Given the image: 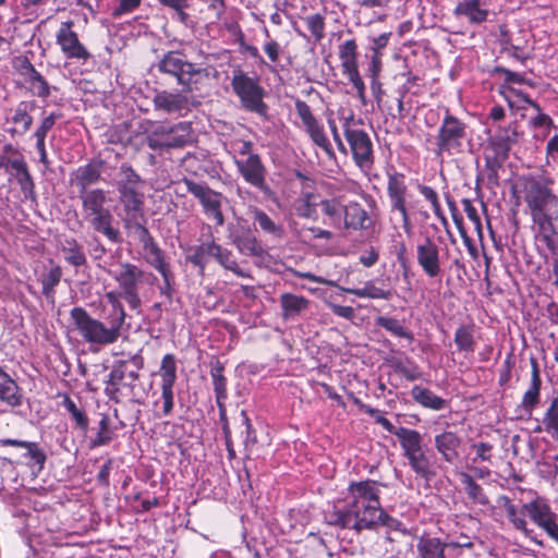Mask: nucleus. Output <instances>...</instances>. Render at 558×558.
Masks as SVG:
<instances>
[{
	"label": "nucleus",
	"mask_w": 558,
	"mask_h": 558,
	"mask_svg": "<svg viewBox=\"0 0 558 558\" xmlns=\"http://www.w3.org/2000/svg\"><path fill=\"white\" fill-rule=\"evenodd\" d=\"M379 494V484L376 481L351 482L345 506L327 509L324 520L330 526L350 530L356 535L363 531H374L378 526L399 531L402 522L381 508Z\"/></svg>",
	"instance_id": "nucleus-1"
},
{
	"label": "nucleus",
	"mask_w": 558,
	"mask_h": 558,
	"mask_svg": "<svg viewBox=\"0 0 558 558\" xmlns=\"http://www.w3.org/2000/svg\"><path fill=\"white\" fill-rule=\"evenodd\" d=\"M105 298L110 305V308L105 311V322L94 318L81 306H75L70 311L75 330L86 343L92 345H110L122 336L126 318V312L121 302L123 292L120 290L108 291Z\"/></svg>",
	"instance_id": "nucleus-2"
},
{
	"label": "nucleus",
	"mask_w": 558,
	"mask_h": 558,
	"mask_svg": "<svg viewBox=\"0 0 558 558\" xmlns=\"http://www.w3.org/2000/svg\"><path fill=\"white\" fill-rule=\"evenodd\" d=\"M85 221L96 233L102 234L109 242L121 244V231L114 226V216L107 206L109 199L102 189H92L78 195Z\"/></svg>",
	"instance_id": "nucleus-3"
},
{
	"label": "nucleus",
	"mask_w": 558,
	"mask_h": 558,
	"mask_svg": "<svg viewBox=\"0 0 558 558\" xmlns=\"http://www.w3.org/2000/svg\"><path fill=\"white\" fill-rule=\"evenodd\" d=\"M470 143L466 123L446 108L445 116L435 136V155L437 157L462 155Z\"/></svg>",
	"instance_id": "nucleus-4"
},
{
	"label": "nucleus",
	"mask_w": 558,
	"mask_h": 558,
	"mask_svg": "<svg viewBox=\"0 0 558 558\" xmlns=\"http://www.w3.org/2000/svg\"><path fill=\"white\" fill-rule=\"evenodd\" d=\"M145 142L151 150L160 153L183 148L194 142L192 123L158 124L147 133Z\"/></svg>",
	"instance_id": "nucleus-5"
},
{
	"label": "nucleus",
	"mask_w": 558,
	"mask_h": 558,
	"mask_svg": "<svg viewBox=\"0 0 558 558\" xmlns=\"http://www.w3.org/2000/svg\"><path fill=\"white\" fill-rule=\"evenodd\" d=\"M231 86L242 107L259 116H266L268 106L264 102L265 89L257 76L251 77L242 69L232 72Z\"/></svg>",
	"instance_id": "nucleus-6"
},
{
	"label": "nucleus",
	"mask_w": 558,
	"mask_h": 558,
	"mask_svg": "<svg viewBox=\"0 0 558 558\" xmlns=\"http://www.w3.org/2000/svg\"><path fill=\"white\" fill-rule=\"evenodd\" d=\"M387 175V196L389 199V210L391 214H399L401 217L402 229L407 234L412 233L413 225L410 214L409 190L407 177L404 173L390 168L386 171Z\"/></svg>",
	"instance_id": "nucleus-7"
},
{
	"label": "nucleus",
	"mask_w": 558,
	"mask_h": 558,
	"mask_svg": "<svg viewBox=\"0 0 558 558\" xmlns=\"http://www.w3.org/2000/svg\"><path fill=\"white\" fill-rule=\"evenodd\" d=\"M144 368V357L140 354H133L126 360H118L105 380V395L109 400L119 403L121 393V384L125 378L136 381L140 378V371Z\"/></svg>",
	"instance_id": "nucleus-8"
},
{
	"label": "nucleus",
	"mask_w": 558,
	"mask_h": 558,
	"mask_svg": "<svg viewBox=\"0 0 558 558\" xmlns=\"http://www.w3.org/2000/svg\"><path fill=\"white\" fill-rule=\"evenodd\" d=\"M107 272L118 282L120 291L123 292V300L130 308L138 312L142 306L138 289L146 272L129 262L120 263L119 269Z\"/></svg>",
	"instance_id": "nucleus-9"
},
{
	"label": "nucleus",
	"mask_w": 558,
	"mask_h": 558,
	"mask_svg": "<svg viewBox=\"0 0 558 558\" xmlns=\"http://www.w3.org/2000/svg\"><path fill=\"white\" fill-rule=\"evenodd\" d=\"M473 542H453L449 536L445 539L423 534L416 543V551L420 558H461L463 549L473 548Z\"/></svg>",
	"instance_id": "nucleus-10"
},
{
	"label": "nucleus",
	"mask_w": 558,
	"mask_h": 558,
	"mask_svg": "<svg viewBox=\"0 0 558 558\" xmlns=\"http://www.w3.org/2000/svg\"><path fill=\"white\" fill-rule=\"evenodd\" d=\"M342 128L354 163L362 171H369L375 161L373 143L369 135L366 131L355 128L352 124V118H347Z\"/></svg>",
	"instance_id": "nucleus-11"
},
{
	"label": "nucleus",
	"mask_w": 558,
	"mask_h": 558,
	"mask_svg": "<svg viewBox=\"0 0 558 558\" xmlns=\"http://www.w3.org/2000/svg\"><path fill=\"white\" fill-rule=\"evenodd\" d=\"M156 68L160 73L174 77L186 90H191L192 78L205 71L187 61L185 54L178 50L166 52L156 63Z\"/></svg>",
	"instance_id": "nucleus-12"
},
{
	"label": "nucleus",
	"mask_w": 558,
	"mask_h": 558,
	"mask_svg": "<svg viewBox=\"0 0 558 558\" xmlns=\"http://www.w3.org/2000/svg\"><path fill=\"white\" fill-rule=\"evenodd\" d=\"M182 183L186 191L198 199L205 216L215 220L216 225L221 227L225 225V216L222 213L223 195L213 190L207 183H197L192 179L184 177Z\"/></svg>",
	"instance_id": "nucleus-13"
},
{
	"label": "nucleus",
	"mask_w": 558,
	"mask_h": 558,
	"mask_svg": "<svg viewBox=\"0 0 558 558\" xmlns=\"http://www.w3.org/2000/svg\"><path fill=\"white\" fill-rule=\"evenodd\" d=\"M295 110L313 143L320 147L328 157L333 158L335 153L325 134L324 126L319 124L317 119L314 117L311 107L304 100L296 99Z\"/></svg>",
	"instance_id": "nucleus-14"
},
{
	"label": "nucleus",
	"mask_w": 558,
	"mask_h": 558,
	"mask_svg": "<svg viewBox=\"0 0 558 558\" xmlns=\"http://www.w3.org/2000/svg\"><path fill=\"white\" fill-rule=\"evenodd\" d=\"M72 21L63 22L56 35V41L66 59L86 62L92 54L80 41L78 35L72 29Z\"/></svg>",
	"instance_id": "nucleus-15"
},
{
	"label": "nucleus",
	"mask_w": 558,
	"mask_h": 558,
	"mask_svg": "<svg viewBox=\"0 0 558 558\" xmlns=\"http://www.w3.org/2000/svg\"><path fill=\"white\" fill-rule=\"evenodd\" d=\"M228 238L238 251L246 256H262L264 248L253 230L244 221L228 225Z\"/></svg>",
	"instance_id": "nucleus-16"
},
{
	"label": "nucleus",
	"mask_w": 558,
	"mask_h": 558,
	"mask_svg": "<svg viewBox=\"0 0 558 558\" xmlns=\"http://www.w3.org/2000/svg\"><path fill=\"white\" fill-rule=\"evenodd\" d=\"M239 173L252 186L258 189L264 194L271 192L266 182L267 170L262 158L257 154H250L244 160L235 161Z\"/></svg>",
	"instance_id": "nucleus-17"
},
{
	"label": "nucleus",
	"mask_w": 558,
	"mask_h": 558,
	"mask_svg": "<svg viewBox=\"0 0 558 558\" xmlns=\"http://www.w3.org/2000/svg\"><path fill=\"white\" fill-rule=\"evenodd\" d=\"M416 259L425 275L429 278H435L440 274L439 247L429 236H426L422 243L417 244Z\"/></svg>",
	"instance_id": "nucleus-18"
},
{
	"label": "nucleus",
	"mask_w": 558,
	"mask_h": 558,
	"mask_svg": "<svg viewBox=\"0 0 558 558\" xmlns=\"http://www.w3.org/2000/svg\"><path fill=\"white\" fill-rule=\"evenodd\" d=\"M463 439L456 432L444 430L434 437V446L440 459L449 464H456L460 460V448Z\"/></svg>",
	"instance_id": "nucleus-19"
},
{
	"label": "nucleus",
	"mask_w": 558,
	"mask_h": 558,
	"mask_svg": "<svg viewBox=\"0 0 558 558\" xmlns=\"http://www.w3.org/2000/svg\"><path fill=\"white\" fill-rule=\"evenodd\" d=\"M523 135L520 131V124L517 121L509 123L507 126L498 128L495 133L487 140V149H495L509 156L510 150L519 138Z\"/></svg>",
	"instance_id": "nucleus-20"
},
{
	"label": "nucleus",
	"mask_w": 558,
	"mask_h": 558,
	"mask_svg": "<svg viewBox=\"0 0 558 558\" xmlns=\"http://www.w3.org/2000/svg\"><path fill=\"white\" fill-rule=\"evenodd\" d=\"M524 199L531 213L547 210L548 206L556 203L557 196L546 185L537 180H532L525 190Z\"/></svg>",
	"instance_id": "nucleus-21"
},
{
	"label": "nucleus",
	"mask_w": 558,
	"mask_h": 558,
	"mask_svg": "<svg viewBox=\"0 0 558 558\" xmlns=\"http://www.w3.org/2000/svg\"><path fill=\"white\" fill-rule=\"evenodd\" d=\"M493 0H460L453 10L457 17H465L470 24L487 21Z\"/></svg>",
	"instance_id": "nucleus-22"
},
{
	"label": "nucleus",
	"mask_w": 558,
	"mask_h": 558,
	"mask_svg": "<svg viewBox=\"0 0 558 558\" xmlns=\"http://www.w3.org/2000/svg\"><path fill=\"white\" fill-rule=\"evenodd\" d=\"M102 165L101 159H93L72 173L71 183L78 189V195L89 192L88 187L100 181Z\"/></svg>",
	"instance_id": "nucleus-23"
},
{
	"label": "nucleus",
	"mask_w": 558,
	"mask_h": 558,
	"mask_svg": "<svg viewBox=\"0 0 558 558\" xmlns=\"http://www.w3.org/2000/svg\"><path fill=\"white\" fill-rule=\"evenodd\" d=\"M374 225L373 219L357 202H349L343 207L342 228L354 231L367 230Z\"/></svg>",
	"instance_id": "nucleus-24"
},
{
	"label": "nucleus",
	"mask_w": 558,
	"mask_h": 558,
	"mask_svg": "<svg viewBox=\"0 0 558 558\" xmlns=\"http://www.w3.org/2000/svg\"><path fill=\"white\" fill-rule=\"evenodd\" d=\"M121 206L120 217L138 216L145 214L144 189H129L118 192Z\"/></svg>",
	"instance_id": "nucleus-25"
},
{
	"label": "nucleus",
	"mask_w": 558,
	"mask_h": 558,
	"mask_svg": "<svg viewBox=\"0 0 558 558\" xmlns=\"http://www.w3.org/2000/svg\"><path fill=\"white\" fill-rule=\"evenodd\" d=\"M5 173L9 175L10 180H14L19 184L25 199H36L35 182L25 157L20 158L12 169Z\"/></svg>",
	"instance_id": "nucleus-26"
},
{
	"label": "nucleus",
	"mask_w": 558,
	"mask_h": 558,
	"mask_svg": "<svg viewBox=\"0 0 558 558\" xmlns=\"http://www.w3.org/2000/svg\"><path fill=\"white\" fill-rule=\"evenodd\" d=\"M217 243L211 240L190 246L186 251L185 260L198 268V274L204 275L206 266L211 258H215Z\"/></svg>",
	"instance_id": "nucleus-27"
},
{
	"label": "nucleus",
	"mask_w": 558,
	"mask_h": 558,
	"mask_svg": "<svg viewBox=\"0 0 558 558\" xmlns=\"http://www.w3.org/2000/svg\"><path fill=\"white\" fill-rule=\"evenodd\" d=\"M531 383L529 389L524 392L522 401H521V408L523 411L531 415L535 407L539 402V391L542 386V379L539 374V367L538 363L535 359H531Z\"/></svg>",
	"instance_id": "nucleus-28"
},
{
	"label": "nucleus",
	"mask_w": 558,
	"mask_h": 558,
	"mask_svg": "<svg viewBox=\"0 0 558 558\" xmlns=\"http://www.w3.org/2000/svg\"><path fill=\"white\" fill-rule=\"evenodd\" d=\"M0 401L9 407H20L23 392L17 383L0 366Z\"/></svg>",
	"instance_id": "nucleus-29"
},
{
	"label": "nucleus",
	"mask_w": 558,
	"mask_h": 558,
	"mask_svg": "<svg viewBox=\"0 0 558 558\" xmlns=\"http://www.w3.org/2000/svg\"><path fill=\"white\" fill-rule=\"evenodd\" d=\"M509 156L495 149H487L484 154L485 173L488 184L492 187L499 185V170L502 168Z\"/></svg>",
	"instance_id": "nucleus-30"
},
{
	"label": "nucleus",
	"mask_w": 558,
	"mask_h": 558,
	"mask_svg": "<svg viewBox=\"0 0 558 558\" xmlns=\"http://www.w3.org/2000/svg\"><path fill=\"white\" fill-rule=\"evenodd\" d=\"M412 399L423 408L440 411L447 408V400L434 393L430 389L415 385L411 389Z\"/></svg>",
	"instance_id": "nucleus-31"
},
{
	"label": "nucleus",
	"mask_w": 558,
	"mask_h": 558,
	"mask_svg": "<svg viewBox=\"0 0 558 558\" xmlns=\"http://www.w3.org/2000/svg\"><path fill=\"white\" fill-rule=\"evenodd\" d=\"M36 108L34 100H22L13 109L10 121L17 126L16 132L25 134L33 125L31 112Z\"/></svg>",
	"instance_id": "nucleus-32"
},
{
	"label": "nucleus",
	"mask_w": 558,
	"mask_h": 558,
	"mask_svg": "<svg viewBox=\"0 0 558 558\" xmlns=\"http://www.w3.org/2000/svg\"><path fill=\"white\" fill-rule=\"evenodd\" d=\"M123 229L130 236H135L142 245L147 243L154 236L145 226L146 217L144 215L120 217Z\"/></svg>",
	"instance_id": "nucleus-33"
},
{
	"label": "nucleus",
	"mask_w": 558,
	"mask_h": 558,
	"mask_svg": "<svg viewBox=\"0 0 558 558\" xmlns=\"http://www.w3.org/2000/svg\"><path fill=\"white\" fill-rule=\"evenodd\" d=\"M492 74H501L504 75V84L500 86V93L505 95V99L508 101L510 107H513V101L510 98V95H515L518 97L521 90L512 87V84H522L526 82V77L524 74L513 72L504 66H495L492 71Z\"/></svg>",
	"instance_id": "nucleus-34"
},
{
	"label": "nucleus",
	"mask_w": 558,
	"mask_h": 558,
	"mask_svg": "<svg viewBox=\"0 0 558 558\" xmlns=\"http://www.w3.org/2000/svg\"><path fill=\"white\" fill-rule=\"evenodd\" d=\"M61 252L63 253L64 260L75 267H84L87 265V257L84 252L83 245L78 243L75 238H65L61 244Z\"/></svg>",
	"instance_id": "nucleus-35"
},
{
	"label": "nucleus",
	"mask_w": 558,
	"mask_h": 558,
	"mask_svg": "<svg viewBox=\"0 0 558 558\" xmlns=\"http://www.w3.org/2000/svg\"><path fill=\"white\" fill-rule=\"evenodd\" d=\"M155 109L167 113L180 112L186 107V98L181 94H171L166 90L155 95L153 99Z\"/></svg>",
	"instance_id": "nucleus-36"
},
{
	"label": "nucleus",
	"mask_w": 558,
	"mask_h": 558,
	"mask_svg": "<svg viewBox=\"0 0 558 558\" xmlns=\"http://www.w3.org/2000/svg\"><path fill=\"white\" fill-rule=\"evenodd\" d=\"M310 301L292 293H283L280 295V306L282 308V317L284 320L292 319L307 310Z\"/></svg>",
	"instance_id": "nucleus-37"
},
{
	"label": "nucleus",
	"mask_w": 558,
	"mask_h": 558,
	"mask_svg": "<svg viewBox=\"0 0 558 558\" xmlns=\"http://www.w3.org/2000/svg\"><path fill=\"white\" fill-rule=\"evenodd\" d=\"M522 514L527 515L530 520L538 526L546 520L553 518L555 512L545 499L536 498L523 505Z\"/></svg>",
	"instance_id": "nucleus-38"
},
{
	"label": "nucleus",
	"mask_w": 558,
	"mask_h": 558,
	"mask_svg": "<svg viewBox=\"0 0 558 558\" xmlns=\"http://www.w3.org/2000/svg\"><path fill=\"white\" fill-rule=\"evenodd\" d=\"M412 471L420 477L429 481L435 476L433 464L424 449H420L405 457Z\"/></svg>",
	"instance_id": "nucleus-39"
},
{
	"label": "nucleus",
	"mask_w": 558,
	"mask_h": 558,
	"mask_svg": "<svg viewBox=\"0 0 558 558\" xmlns=\"http://www.w3.org/2000/svg\"><path fill=\"white\" fill-rule=\"evenodd\" d=\"M322 213L326 216L325 225L341 229L344 205L338 198H325L319 203Z\"/></svg>",
	"instance_id": "nucleus-40"
},
{
	"label": "nucleus",
	"mask_w": 558,
	"mask_h": 558,
	"mask_svg": "<svg viewBox=\"0 0 558 558\" xmlns=\"http://www.w3.org/2000/svg\"><path fill=\"white\" fill-rule=\"evenodd\" d=\"M145 180L137 173V171L129 163L123 162L119 168V179L117 181V191H124L129 189H145Z\"/></svg>",
	"instance_id": "nucleus-41"
},
{
	"label": "nucleus",
	"mask_w": 558,
	"mask_h": 558,
	"mask_svg": "<svg viewBox=\"0 0 558 558\" xmlns=\"http://www.w3.org/2000/svg\"><path fill=\"white\" fill-rule=\"evenodd\" d=\"M395 436L400 442L404 457L423 448V436L416 429L401 426Z\"/></svg>",
	"instance_id": "nucleus-42"
},
{
	"label": "nucleus",
	"mask_w": 558,
	"mask_h": 558,
	"mask_svg": "<svg viewBox=\"0 0 558 558\" xmlns=\"http://www.w3.org/2000/svg\"><path fill=\"white\" fill-rule=\"evenodd\" d=\"M21 448L25 449L22 457L27 460V465L37 472L43 471L47 461V454L39 444L24 440Z\"/></svg>",
	"instance_id": "nucleus-43"
},
{
	"label": "nucleus",
	"mask_w": 558,
	"mask_h": 558,
	"mask_svg": "<svg viewBox=\"0 0 558 558\" xmlns=\"http://www.w3.org/2000/svg\"><path fill=\"white\" fill-rule=\"evenodd\" d=\"M338 57L341 61V68L349 70L357 68L359 47L354 38L347 39L338 47Z\"/></svg>",
	"instance_id": "nucleus-44"
},
{
	"label": "nucleus",
	"mask_w": 558,
	"mask_h": 558,
	"mask_svg": "<svg viewBox=\"0 0 558 558\" xmlns=\"http://www.w3.org/2000/svg\"><path fill=\"white\" fill-rule=\"evenodd\" d=\"M223 372L225 365L222 362L218 359L210 361V376L213 379L216 400L228 398L227 378L225 377Z\"/></svg>",
	"instance_id": "nucleus-45"
},
{
	"label": "nucleus",
	"mask_w": 558,
	"mask_h": 558,
	"mask_svg": "<svg viewBox=\"0 0 558 558\" xmlns=\"http://www.w3.org/2000/svg\"><path fill=\"white\" fill-rule=\"evenodd\" d=\"M174 386H167L160 384L161 393L159 399L154 401V407L157 409V417H168L172 415L174 409Z\"/></svg>",
	"instance_id": "nucleus-46"
},
{
	"label": "nucleus",
	"mask_w": 558,
	"mask_h": 558,
	"mask_svg": "<svg viewBox=\"0 0 558 558\" xmlns=\"http://www.w3.org/2000/svg\"><path fill=\"white\" fill-rule=\"evenodd\" d=\"M460 478L469 499L481 506H487L489 504V498L483 487L477 484L469 473L462 472Z\"/></svg>",
	"instance_id": "nucleus-47"
},
{
	"label": "nucleus",
	"mask_w": 558,
	"mask_h": 558,
	"mask_svg": "<svg viewBox=\"0 0 558 558\" xmlns=\"http://www.w3.org/2000/svg\"><path fill=\"white\" fill-rule=\"evenodd\" d=\"M375 325L384 328L392 336L408 339L409 341H413V333L396 317L390 316H377L375 318Z\"/></svg>",
	"instance_id": "nucleus-48"
},
{
	"label": "nucleus",
	"mask_w": 558,
	"mask_h": 558,
	"mask_svg": "<svg viewBox=\"0 0 558 558\" xmlns=\"http://www.w3.org/2000/svg\"><path fill=\"white\" fill-rule=\"evenodd\" d=\"M163 7L172 10L171 19L183 24L185 27L193 28L194 22L191 15L185 12L189 8V0H157Z\"/></svg>",
	"instance_id": "nucleus-49"
},
{
	"label": "nucleus",
	"mask_w": 558,
	"mask_h": 558,
	"mask_svg": "<svg viewBox=\"0 0 558 558\" xmlns=\"http://www.w3.org/2000/svg\"><path fill=\"white\" fill-rule=\"evenodd\" d=\"M114 428L110 426V418L104 414L98 422V432L89 441V449H95L110 444L116 437Z\"/></svg>",
	"instance_id": "nucleus-50"
},
{
	"label": "nucleus",
	"mask_w": 558,
	"mask_h": 558,
	"mask_svg": "<svg viewBox=\"0 0 558 558\" xmlns=\"http://www.w3.org/2000/svg\"><path fill=\"white\" fill-rule=\"evenodd\" d=\"M142 246L147 254V263L158 272L170 269L169 264L165 260L162 250L158 246L154 238Z\"/></svg>",
	"instance_id": "nucleus-51"
},
{
	"label": "nucleus",
	"mask_w": 558,
	"mask_h": 558,
	"mask_svg": "<svg viewBox=\"0 0 558 558\" xmlns=\"http://www.w3.org/2000/svg\"><path fill=\"white\" fill-rule=\"evenodd\" d=\"M25 81L28 83V90L38 98H47L51 94V89H57L54 86H50L47 80L36 69L29 73Z\"/></svg>",
	"instance_id": "nucleus-52"
},
{
	"label": "nucleus",
	"mask_w": 558,
	"mask_h": 558,
	"mask_svg": "<svg viewBox=\"0 0 558 558\" xmlns=\"http://www.w3.org/2000/svg\"><path fill=\"white\" fill-rule=\"evenodd\" d=\"M58 397L62 398L61 405L69 412L76 427L86 432L88 428V417L85 411L78 408L68 393H59Z\"/></svg>",
	"instance_id": "nucleus-53"
},
{
	"label": "nucleus",
	"mask_w": 558,
	"mask_h": 558,
	"mask_svg": "<svg viewBox=\"0 0 558 558\" xmlns=\"http://www.w3.org/2000/svg\"><path fill=\"white\" fill-rule=\"evenodd\" d=\"M214 259L225 269L231 270L236 276L248 277V275L242 268L239 267V264L234 258L232 252L218 243L216 245Z\"/></svg>",
	"instance_id": "nucleus-54"
},
{
	"label": "nucleus",
	"mask_w": 558,
	"mask_h": 558,
	"mask_svg": "<svg viewBox=\"0 0 558 558\" xmlns=\"http://www.w3.org/2000/svg\"><path fill=\"white\" fill-rule=\"evenodd\" d=\"M341 290L355 296L367 299L389 300L392 295L391 291L376 287L372 280L366 281L363 288H341Z\"/></svg>",
	"instance_id": "nucleus-55"
},
{
	"label": "nucleus",
	"mask_w": 558,
	"mask_h": 558,
	"mask_svg": "<svg viewBox=\"0 0 558 558\" xmlns=\"http://www.w3.org/2000/svg\"><path fill=\"white\" fill-rule=\"evenodd\" d=\"M253 220L258 227L268 234H271L275 238L283 236V228L277 225L264 210L255 207L252 210Z\"/></svg>",
	"instance_id": "nucleus-56"
},
{
	"label": "nucleus",
	"mask_w": 558,
	"mask_h": 558,
	"mask_svg": "<svg viewBox=\"0 0 558 558\" xmlns=\"http://www.w3.org/2000/svg\"><path fill=\"white\" fill-rule=\"evenodd\" d=\"M473 325H462L454 332V343L460 352L472 353L475 349Z\"/></svg>",
	"instance_id": "nucleus-57"
},
{
	"label": "nucleus",
	"mask_w": 558,
	"mask_h": 558,
	"mask_svg": "<svg viewBox=\"0 0 558 558\" xmlns=\"http://www.w3.org/2000/svg\"><path fill=\"white\" fill-rule=\"evenodd\" d=\"M353 403L359 410L365 414H368L375 420V423L379 424L388 433L396 435L399 427H396L387 417H385L378 409L372 408L364 403L359 398L353 399Z\"/></svg>",
	"instance_id": "nucleus-58"
},
{
	"label": "nucleus",
	"mask_w": 558,
	"mask_h": 558,
	"mask_svg": "<svg viewBox=\"0 0 558 558\" xmlns=\"http://www.w3.org/2000/svg\"><path fill=\"white\" fill-rule=\"evenodd\" d=\"M158 374L161 378L160 384H166L167 386H174L178 379L177 359L174 354L168 353L163 355Z\"/></svg>",
	"instance_id": "nucleus-59"
},
{
	"label": "nucleus",
	"mask_w": 558,
	"mask_h": 558,
	"mask_svg": "<svg viewBox=\"0 0 558 558\" xmlns=\"http://www.w3.org/2000/svg\"><path fill=\"white\" fill-rule=\"evenodd\" d=\"M546 211L547 210L534 211L531 213V216L534 223L538 226L539 231L543 235V240L546 242L549 248H553V223Z\"/></svg>",
	"instance_id": "nucleus-60"
},
{
	"label": "nucleus",
	"mask_w": 558,
	"mask_h": 558,
	"mask_svg": "<svg viewBox=\"0 0 558 558\" xmlns=\"http://www.w3.org/2000/svg\"><path fill=\"white\" fill-rule=\"evenodd\" d=\"M62 277V269L60 266L50 268L47 272L41 276L43 294L46 298L54 296V288L59 284Z\"/></svg>",
	"instance_id": "nucleus-61"
},
{
	"label": "nucleus",
	"mask_w": 558,
	"mask_h": 558,
	"mask_svg": "<svg viewBox=\"0 0 558 558\" xmlns=\"http://www.w3.org/2000/svg\"><path fill=\"white\" fill-rule=\"evenodd\" d=\"M543 424L545 430L558 441V398L554 399L544 414Z\"/></svg>",
	"instance_id": "nucleus-62"
},
{
	"label": "nucleus",
	"mask_w": 558,
	"mask_h": 558,
	"mask_svg": "<svg viewBox=\"0 0 558 558\" xmlns=\"http://www.w3.org/2000/svg\"><path fill=\"white\" fill-rule=\"evenodd\" d=\"M417 191L426 201L430 203L434 215L442 222H446V217L442 211L437 192L432 186L425 184H417Z\"/></svg>",
	"instance_id": "nucleus-63"
},
{
	"label": "nucleus",
	"mask_w": 558,
	"mask_h": 558,
	"mask_svg": "<svg viewBox=\"0 0 558 558\" xmlns=\"http://www.w3.org/2000/svg\"><path fill=\"white\" fill-rule=\"evenodd\" d=\"M24 155L12 144H5L0 153V169L8 172Z\"/></svg>",
	"instance_id": "nucleus-64"
}]
</instances>
